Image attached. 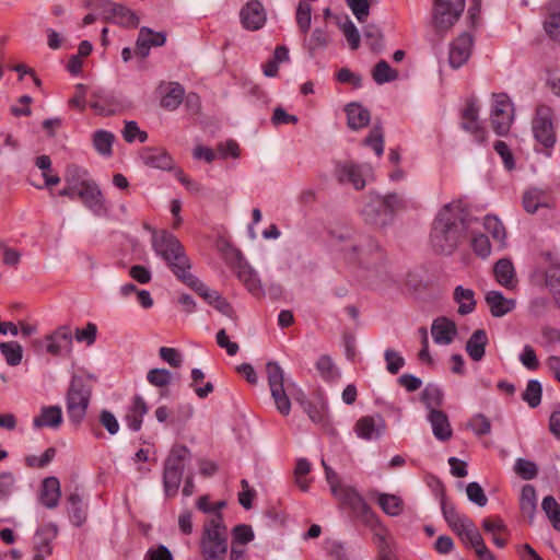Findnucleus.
I'll use <instances>...</instances> for the list:
<instances>
[{"mask_svg": "<svg viewBox=\"0 0 560 560\" xmlns=\"http://www.w3.org/2000/svg\"><path fill=\"white\" fill-rule=\"evenodd\" d=\"M490 313L494 317H502L505 314L510 313L515 307V301L512 299H506L499 291H489L485 298Z\"/></svg>", "mask_w": 560, "mask_h": 560, "instance_id": "bb28decb", "label": "nucleus"}, {"mask_svg": "<svg viewBox=\"0 0 560 560\" xmlns=\"http://www.w3.org/2000/svg\"><path fill=\"white\" fill-rule=\"evenodd\" d=\"M95 150L102 155H110L115 136L106 130H97L92 137Z\"/></svg>", "mask_w": 560, "mask_h": 560, "instance_id": "37998d69", "label": "nucleus"}, {"mask_svg": "<svg viewBox=\"0 0 560 560\" xmlns=\"http://www.w3.org/2000/svg\"><path fill=\"white\" fill-rule=\"evenodd\" d=\"M200 553L205 560H225L228 555V530L221 513L214 514L203 525Z\"/></svg>", "mask_w": 560, "mask_h": 560, "instance_id": "20e7f679", "label": "nucleus"}, {"mask_svg": "<svg viewBox=\"0 0 560 560\" xmlns=\"http://www.w3.org/2000/svg\"><path fill=\"white\" fill-rule=\"evenodd\" d=\"M368 166H360L351 162L338 163L335 167V177L340 184H351L357 190L365 187Z\"/></svg>", "mask_w": 560, "mask_h": 560, "instance_id": "ddd939ff", "label": "nucleus"}, {"mask_svg": "<svg viewBox=\"0 0 560 560\" xmlns=\"http://www.w3.org/2000/svg\"><path fill=\"white\" fill-rule=\"evenodd\" d=\"M106 12L109 14L106 16L107 20H112L114 23L121 25L124 27H137L139 24L138 16L128 8L117 4L107 2L105 4Z\"/></svg>", "mask_w": 560, "mask_h": 560, "instance_id": "4be33fe9", "label": "nucleus"}, {"mask_svg": "<svg viewBox=\"0 0 560 560\" xmlns=\"http://www.w3.org/2000/svg\"><path fill=\"white\" fill-rule=\"evenodd\" d=\"M61 495L60 482L56 477H48L44 479L40 490V502L48 509H54L58 505Z\"/></svg>", "mask_w": 560, "mask_h": 560, "instance_id": "7c9ffc66", "label": "nucleus"}, {"mask_svg": "<svg viewBox=\"0 0 560 560\" xmlns=\"http://www.w3.org/2000/svg\"><path fill=\"white\" fill-rule=\"evenodd\" d=\"M331 493L340 502V504L347 505L354 511H359L362 515L364 523L369 525L372 529L376 528L382 524L376 514L371 510V508L366 504L363 498L352 487L341 485L337 489H334Z\"/></svg>", "mask_w": 560, "mask_h": 560, "instance_id": "6e6552de", "label": "nucleus"}, {"mask_svg": "<svg viewBox=\"0 0 560 560\" xmlns=\"http://www.w3.org/2000/svg\"><path fill=\"white\" fill-rule=\"evenodd\" d=\"M97 334V327L93 323H88L84 328H77L74 331V338L78 342H85L91 346L95 342Z\"/></svg>", "mask_w": 560, "mask_h": 560, "instance_id": "680f3d73", "label": "nucleus"}, {"mask_svg": "<svg viewBox=\"0 0 560 560\" xmlns=\"http://www.w3.org/2000/svg\"><path fill=\"white\" fill-rule=\"evenodd\" d=\"M421 399L431 411L442 405L443 393L438 386L428 385L422 392Z\"/></svg>", "mask_w": 560, "mask_h": 560, "instance_id": "864d4df0", "label": "nucleus"}, {"mask_svg": "<svg viewBox=\"0 0 560 560\" xmlns=\"http://www.w3.org/2000/svg\"><path fill=\"white\" fill-rule=\"evenodd\" d=\"M142 162L153 168L171 171L174 166V160L164 148H143L140 152Z\"/></svg>", "mask_w": 560, "mask_h": 560, "instance_id": "6ab92c4d", "label": "nucleus"}, {"mask_svg": "<svg viewBox=\"0 0 560 560\" xmlns=\"http://www.w3.org/2000/svg\"><path fill=\"white\" fill-rule=\"evenodd\" d=\"M316 370L327 381L334 380L337 375L335 364L328 355H322L316 362Z\"/></svg>", "mask_w": 560, "mask_h": 560, "instance_id": "052dcab7", "label": "nucleus"}, {"mask_svg": "<svg viewBox=\"0 0 560 560\" xmlns=\"http://www.w3.org/2000/svg\"><path fill=\"white\" fill-rule=\"evenodd\" d=\"M183 474L179 470H172L164 467L163 485L166 495L174 497L180 485Z\"/></svg>", "mask_w": 560, "mask_h": 560, "instance_id": "de8ad7c7", "label": "nucleus"}, {"mask_svg": "<svg viewBox=\"0 0 560 560\" xmlns=\"http://www.w3.org/2000/svg\"><path fill=\"white\" fill-rule=\"evenodd\" d=\"M431 334L436 343L450 345L457 334V328L453 320L446 317H439L433 320Z\"/></svg>", "mask_w": 560, "mask_h": 560, "instance_id": "5701e85b", "label": "nucleus"}, {"mask_svg": "<svg viewBox=\"0 0 560 560\" xmlns=\"http://www.w3.org/2000/svg\"><path fill=\"white\" fill-rule=\"evenodd\" d=\"M122 137L127 142H133L136 139L140 142H144L148 139L147 132L140 130L136 121H127L125 124Z\"/></svg>", "mask_w": 560, "mask_h": 560, "instance_id": "e2e57ef3", "label": "nucleus"}, {"mask_svg": "<svg viewBox=\"0 0 560 560\" xmlns=\"http://www.w3.org/2000/svg\"><path fill=\"white\" fill-rule=\"evenodd\" d=\"M341 30H342V33H343L345 37L347 38L351 49H357L360 45V34L358 32V28L353 24V22L351 20L347 19L341 24Z\"/></svg>", "mask_w": 560, "mask_h": 560, "instance_id": "69168bd1", "label": "nucleus"}, {"mask_svg": "<svg viewBox=\"0 0 560 560\" xmlns=\"http://www.w3.org/2000/svg\"><path fill=\"white\" fill-rule=\"evenodd\" d=\"M362 215L368 224L375 226H385L392 219L385 206L380 201L378 195H371L370 200L362 209Z\"/></svg>", "mask_w": 560, "mask_h": 560, "instance_id": "a211bd4d", "label": "nucleus"}, {"mask_svg": "<svg viewBox=\"0 0 560 560\" xmlns=\"http://www.w3.org/2000/svg\"><path fill=\"white\" fill-rule=\"evenodd\" d=\"M553 109L545 104L536 107L532 119V131L535 140L544 147L545 154L551 156V150L557 142V135L553 126Z\"/></svg>", "mask_w": 560, "mask_h": 560, "instance_id": "39448f33", "label": "nucleus"}, {"mask_svg": "<svg viewBox=\"0 0 560 560\" xmlns=\"http://www.w3.org/2000/svg\"><path fill=\"white\" fill-rule=\"evenodd\" d=\"M377 503L384 513L390 516H397L404 510V501L395 494L378 493Z\"/></svg>", "mask_w": 560, "mask_h": 560, "instance_id": "ea45409f", "label": "nucleus"}, {"mask_svg": "<svg viewBox=\"0 0 560 560\" xmlns=\"http://www.w3.org/2000/svg\"><path fill=\"white\" fill-rule=\"evenodd\" d=\"M62 422V412L59 406H47L40 409V413L34 418L35 428H59Z\"/></svg>", "mask_w": 560, "mask_h": 560, "instance_id": "2f4dec72", "label": "nucleus"}, {"mask_svg": "<svg viewBox=\"0 0 560 560\" xmlns=\"http://www.w3.org/2000/svg\"><path fill=\"white\" fill-rule=\"evenodd\" d=\"M148 412V407L142 397L136 396L132 401V406L130 407L126 421L128 427L132 431H139L142 425L143 416Z\"/></svg>", "mask_w": 560, "mask_h": 560, "instance_id": "c9c22d12", "label": "nucleus"}, {"mask_svg": "<svg viewBox=\"0 0 560 560\" xmlns=\"http://www.w3.org/2000/svg\"><path fill=\"white\" fill-rule=\"evenodd\" d=\"M72 331L70 327L62 326L47 337V351L54 355L62 350H70L72 345Z\"/></svg>", "mask_w": 560, "mask_h": 560, "instance_id": "b1692460", "label": "nucleus"}, {"mask_svg": "<svg viewBox=\"0 0 560 560\" xmlns=\"http://www.w3.org/2000/svg\"><path fill=\"white\" fill-rule=\"evenodd\" d=\"M152 246L155 253L161 256L176 278L195 290L200 296L213 305L221 299L217 291H210L191 275V264L180 242L171 233L162 231L154 232Z\"/></svg>", "mask_w": 560, "mask_h": 560, "instance_id": "f257e3e1", "label": "nucleus"}, {"mask_svg": "<svg viewBox=\"0 0 560 560\" xmlns=\"http://www.w3.org/2000/svg\"><path fill=\"white\" fill-rule=\"evenodd\" d=\"M185 91L179 83H170L161 97V106L167 110H175L183 102Z\"/></svg>", "mask_w": 560, "mask_h": 560, "instance_id": "e433bc0d", "label": "nucleus"}, {"mask_svg": "<svg viewBox=\"0 0 560 560\" xmlns=\"http://www.w3.org/2000/svg\"><path fill=\"white\" fill-rule=\"evenodd\" d=\"M472 44V36L468 33H463L453 40L451 44L448 57L452 68L458 69L464 63H466L470 57Z\"/></svg>", "mask_w": 560, "mask_h": 560, "instance_id": "f3484780", "label": "nucleus"}, {"mask_svg": "<svg viewBox=\"0 0 560 560\" xmlns=\"http://www.w3.org/2000/svg\"><path fill=\"white\" fill-rule=\"evenodd\" d=\"M488 337L483 329H477L472 332L466 343V351L471 360L478 362L482 360L486 353Z\"/></svg>", "mask_w": 560, "mask_h": 560, "instance_id": "473e14b6", "label": "nucleus"}, {"mask_svg": "<svg viewBox=\"0 0 560 560\" xmlns=\"http://www.w3.org/2000/svg\"><path fill=\"white\" fill-rule=\"evenodd\" d=\"M468 427L475 432L477 435H486L491 431V422L490 420L482 413L475 415L468 423Z\"/></svg>", "mask_w": 560, "mask_h": 560, "instance_id": "bf43d9fd", "label": "nucleus"}, {"mask_svg": "<svg viewBox=\"0 0 560 560\" xmlns=\"http://www.w3.org/2000/svg\"><path fill=\"white\" fill-rule=\"evenodd\" d=\"M486 231L499 243L500 248L505 247L506 232L504 225L494 215H486L483 220Z\"/></svg>", "mask_w": 560, "mask_h": 560, "instance_id": "a19ab883", "label": "nucleus"}, {"mask_svg": "<svg viewBox=\"0 0 560 560\" xmlns=\"http://www.w3.org/2000/svg\"><path fill=\"white\" fill-rule=\"evenodd\" d=\"M541 384L537 380H530L522 394V398L530 408H536L541 401Z\"/></svg>", "mask_w": 560, "mask_h": 560, "instance_id": "a18cd8bd", "label": "nucleus"}, {"mask_svg": "<svg viewBox=\"0 0 560 560\" xmlns=\"http://www.w3.org/2000/svg\"><path fill=\"white\" fill-rule=\"evenodd\" d=\"M386 369L390 374H397L405 364V359L395 350L387 349L384 353Z\"/></svg>", "mask_w": 560, "mask_h": 560, "instance_id": "0e129e2a", "label": "nucleus"}, {"mask_svg": "<svg viewBox=\"0 0 560 560\" xmlns=\"http://www.w3.org/2000/svg\"><path fill=\"white\" fill-rule=\"evenodd\" d=\"M78 198L94 214L105 215L107 213L104 196L94 180L81 183Z\"/></svg>", "mask_w": 560, "mask_h": 560, "instance_id": "f8f14e48", "label": "nucleus"}, {"mask_svg": "<svg viewBox=\"0 0 560 560\" xmlns=\"http://www.w3.org/2000/svg\"><path fill=\"white\" fill-rule=\"evenodd\" d=\"M514 470L524 480H532L538 474V468L536 464L524 458H518L516 460Z\"/></svg>", "mask_w": 560, "mask_h": 560, "instance_id": "6e6d98bb", "label": "nucleus"}, {"mask_svg": "<svg viewBox=\"0 0 560 560\" xmlns=\"http://www.w3.org/2000/svg\"><path fill=\"white\" fill-rule=\"evenodd\" d=\"M378 198L383 206H385L387 212H389L392 220L396 212L406 208L405 199L396 192L387 194L384 196L378 195Z\"/></svg>", "mask_w": 560, "mask_h": 560, "instance_id": "09e8293b", "label": "nucleus"}, {"mask_svg": "<svg viewBox=\"0 0 560 560\" xmlns=\"http://www.w3.org/2000/svg\"><path fill=\"white\" fill-rule=\"evenodd\" d=\"M266 372L271 396L277 409L281 415L288 416L291 410V402L284 389L283 370L277 362H268L266 365Z\"/></svg>", "mask_w": 560, "mask_h": 560, "instance_id": "9d476101", "label": "nucleus"}, {"mask_svg": "<svg viewBox=\"0 0 560 560\" xmlns=\"http://www.w3.org/2000/svg\"><path fill=\"white\" fill-rule=\"evenodd\" d=\"M91 400V388L81 377H73L70 382L67 397V413L72 423L79 425L85 418Z\"/></svg>", "mask_w": 560, "mask_h": 560, "instance_id": "423d86ee", "label": "nucleus"}, {"mask_svg": "<svg viewBox=\"0 0 560 560\" xmlns=\"http://www.w3.org/2000/svg\"><path fill=\"white\" fill-rule=\"evenodd\" d=\"M148 382L156 387H165L171 383L172 374L165 369H152L147 375Z\"/></svg>", "mask_w": 560, "mask_h": 560, "instance_id": "13d9d810", "label": "nucleus"}, {"mask_svg": "<svg viewBox=\"0 0 560 560\" xmlns=\"http://www.w3.org/2000/svg\"><path fill=\"white\" fill-rule=\"evenodd\" d=\"M363 143L371 147L377 156H382L384 152V133L381 126H374Z\"/></svg>", "mask_w": 560, "mask_h": 560, "instance_id": "603ef678", "label": "nucleus"}, {"mask_svg": "<svg viewBox=\"0 0 560 560\" xmlns=\"http://www.w3.org/2000/svg\"><path fill=\"white\" fill-rule=\"evenodd\" d=\"M482 527L487 533L492 535V541L497 547H505L506 538H504L503 535L508 534V529L501 518H485Z\"/></svg>", "mask_w": 560, "mask_h": 560, "instance_id": "4c0bfd02", "label": "nucleus"}, {"mask_svg": "<svg viewBox=\"0 0 560 560\" xmlns=\"http://www.w3.org/2000/svg\"><path fill=\"white\" fill-rule=\"evenodd\" d=\"M547 206L545 196L539 190H528L523 196V207L528 213H535L538 208Z\"/></svg>", "mask_w": 560, "mask_h": 560, "instance_id": "3c124183", "label": "nucleus"}, {"mask_svg": "<svg viewBox=\"0 0 560 560\" xmlns=\"http://www.w3.org/2000/svg\"><path fill=\"white\" fill-rule=\"evenodd\" d=\"M462 127L471 133L478 143H485L487 131L479 121V107L476 102L470 101L466 104L462 113Z\"/></svg>", "mask_w": 560, "mask_h": 560, "instance_id": "2eb2a0df", "label": "nucleus"}, {"mask_svg": "<svg viewBox=\"0 0 560 560\" xmlns=\"http://www.w3.org/2000/svg\"><path fill=\"white\" fill-rule=\"evenodd\" d=\"M541 509L556 530H560V505L552 495H547L541 502Z\"/></svg>", "mask_w": 560, "mask_h": 560, "instance_id": "c03bdc74", "label": "nucleus"}, {"mask_svg": "<svg viewBox=\"0 0 560 560\" xmlns=\"http://www.w3.org/2000/svg\"><path fill=\"white\" fill-rule=\"evenodd\" d=\"M374 530V544L376 545V560H399L395 555L387 528L381 524Z\"/></svg>", "mask_w": 560, "mask_h": 560, "instance_id": "a878e982", "label": "nucleus"}, {"mask_svg": "<svg viewBox=\"0 0 560 560\" xmlns=\"http://www.w3.org/2000/svg\"><path fill=\"white\" fill-rule=\"evenodd\" d=\"M339 252L342 260L353 268H370L383 258L378 243L368 235L342 241Z\"/></svg>", "mask_w": 560, "mask_h": 560, "instance_id": "7ed1b4c3", "label": "nucleus"}, {"mask_svg": "<svg viewBox=\"0 0 560 560\" xmlns=\"http://www.w3.org/2000/svg\"><path fill=\"white\" fill-rule=\"evenodd\" d=\"M468 499L478 506H485L488 498L478 482H470L466 488Z\"/></svg>", "mask_w": 560, "mask_h": 560, "instance_id": "338daca9", "label": "nucleus"}, {"mask_svg": "<svg viewBox=\"0 0 560 560\" xmlns=\"http://www.w3.org/2000/svg\"><path fill=\"white\" fill-rule=\"evenodd\" d=\"M434 436L440 441H447L452 436V428L445 412L432 409L428 417Z\"/></svg>", "mask_w": 560, "mask_h": 560, "instance_id": "c756f323", "label": "nucleus"}, {"mask_svg": "<svg viewBox=\"0 0 560 560\" xmlns=\"http://www.w3.org/2000/svg\"><path fill=\"white\" fill-rule=\"evenodd\" d=\"M471 247L474 253L481 258H487L491 254V244L488 236L485 234H474L471 237Z\"/></svg>", "mask_w": 560, "mask_h": 560, "instance_id": "4d7b16f0", "label": "nucleus"}, {"mask_svg": "<svg viewBox=\"0 0 560 560\" xmlns=\"http://www.w3.org/2000/svg\"><path fill=\"white\" fill-rule=\"evenodd\" d=\"M189 450L185 445H174L165 459L164 467L172 470L184 471V462L189 457Z\"/></svg>", "mask_w": 560, "mask_h": 560, "instance_id": "58836bf2", "label": "nucleus"}, {"mask_svg": "<svg viewBox=\"0 0 560 560\" xmlns=\"http://www.w3.org/2000/svg\"><path fill=\"white\" fill-rule=\"evenodd\" d=\"M454 301L458 304V313L467 315L476 307L475 292L471 289L458 285L453 293Z\"/></svg>", "mask_w": 560, "mask_h": 560, "instance_id": "f704fd0d", "label": "nucleus"}, {"mask_svg": "<svg viewBox=\"0 0 560 560\" xmlns=\"http://www.w3.org/2000/svg\"><path fill=\"white\" fill-rule=\"evenodd\" d=\"M236 256L237 259L233 266L236 277L246 287L250 294L254 296H261L264 294V289L257 273L238 253Z\"/></svg>", "mask_w": 560, "mask_h": 560, "instance_id": "dca6fc26", "label": "nucleus"}, {"mask_svg": "<svg viewBox=\"0 0 560 560\" xmlns=\"http://www.w3.org/2000/svg\"><path fill=\"white\" fill-rule=\"evenodd\" d=\"M347 115V125L352 130H359L366 127L371 120L369 109L359 103H350L345 107Z\"/></svg>", "mask_w": 560, "mask_h": 560, "instance_id": "c85d7f7f", "label": "nucleus"}, {"mask_svg": "<svg viewBox=\"0 0 560 560\" xmlns=\"http://www.w3.org/2000/svg\"><path fill=\"white\" fill-rule=\"evenodd\" d=\"M240 15L243 26L249 31L261 28L266 22V12L262 4L257 0L249 1L241 10Z\"/></svg>", "mask_w": 560, "mask_h": 560, "instance_id": "aec40b11", "label": "nucleus"}, {"mask_svg": "<svg viewBox=\"0 0 560 560\" xmlns=\"http://www.w3.org/2000/svg\"><path fill=\"white\" fill-rule=\"evenodd\" d=\"M0 350L9 365H18L21 362L22 347L18 342H2Z\"/></svg>", "mask_w": 560, "mask_h": 560, "instance_id": "8fccbe9b", "label": "nucleus"}, {"mask_svg": "<svg viewBox=\"0 0 560 560\" xmlns=\"http://www.w3.org/2000/svg\"><path fill=\"white\" fill-rule=\"evenodd\" d=\"M166 35L162 32H153L150 28L142 27L137 39V51L141 56H147L150 47H160L165 44Z\"/></svg>", "mask_w": 560, "mask_h": 560, "instance_id": "cd10ccee", "label": "nucleus"}, {"mask_svg": "<svg viewBox=\"0 0 560 560\" xmlns=\"http://www.w3.org/2000/svg\"><path fill=\"white\" fill-rule=\"evenodd\" d=\"M372 78L377 84H384L396 80L398 72L387 61L381 60L372 70Z\"/></svg>", "mask_w": 560, "mask_h": 560, "instance_id": "79ce46f5", "label": "nucleus"}, {"mask_svg": "<svg viewBox=\"0 0 560 560\" xmlns=\"http://www.w3.org/2000/svg\"><path fill=\"white\" fill-rule=\"evenodd\" d=\"M467 211L460 200L445 205L438 213L430 234L434 252L450 255L464 237L467 225Z\"/></svg>", "mask_w": 560, "mask_h": 560, "instance_id": "f03ea898", "label": "nucleus"}, {"mask_svg": "<svg viewBox=\"0 0 560 560\" xmlns=\"http://www.w3.org/2000/svg\"><path fill=\"white\" fill-rule=\"evenodd\" d=\"M354 430L359 438L363 440H373L381 436L384 430V421L371 416L362 417L355 423Z\"/></svg>", "mask_w": 560, "mask_h": 560, "instance_id": "393cba45", "label": "nucleus"}, {"mask_svg": "<svg viewBox=\"0 0 560 560\" xmlns=\"http://www.w3.org/2000/svg\"><path fill=\"white\" fill-rule=\"evenodd\" d=\"M544 28L551 39L560 44V13L549 15Z\"/></svg>", "mask_w": 560, "mask_h": 560, "instance_id": "774afa93", "label": "nucleus"}, {"mask_svg": "<svg viewBox=\"0 0 560 560\" xmlns=\"http://www.w3.org/2000/svg\"><path fill=\"white\" fill-rule=\"evenodd\" d=\"M128 106L127 101L114 92L97 90L91 95L90 107L97 115H117L122 113Z\"/></svg>", "mask_w": 560, "mask_h": 560, "instance_id": "9b49d317", "label": "nucleus"}, {"mask_svg": "<svg viewBox=\"0 0 560 560\" xmlns=\"http://www.w3.org/2000/svg\"><path fill=\"white\" fill-rule=\"evenodd\" d=\"M514 119L513 104L505 93L493 94V104L490 114V121L493 131L498 136L509 132Z\"/></svg>", "mask_w": 560, "mask_h": 560, "instance_id": "1a4fd4ad", "label": "nucleus"}, {"mask_svg": "<svg viewBox=\"0 0 560 560\" xmlns=\"http://www.w3.org/2000/svg\"><path fill=\"white\" fill-rule=\"evenodd\" d=\"M465 9V0H434L432 26L444 36L459 20Z\"/></svg>", "mask_w": 560, "mask_h": 560, "instance_id": "0eeeda50", "label": "nucleus"}, {"mask_svg": "<svg viewBox=\"0 0 560 560\" xmlns=\"http://www.w3.org/2000/svg\"><path fill=\"white\" fill-rule=\"evenodd\" d=\"M530 279L536 287L549 290L556 306L560 310V267L538 269L532 275Z\"/></svg>", "mask_w": 560, "mask_h": 560, "instance_id": "4468645a", "label": "nucleus"}, {"mask_svg": "<svg viewBox=\"0 0 560 560\" xmlns=\"http://www.w3.org/2000/svg\"><path fill=\"white\" fill-rule=\"evenodd\" d=\"M495 281L508 290H514L518 280L515 267L510 258H501L493 266Z\"/></svg>", "mask_w": 560, "mask_h": 560, "instance_id": "412c9836", "label": "nucleus"}, {"mask_svg": "<svg viewBox=\"0 0 560 560\" xmlns=\"http://www.w3.org/2000/svg\"><path fill=\"white\" fill-rule=\"evenodd\" d=\"M88 171L81 166L75 164H71L67 166L65 173V182L69 185H74L80 187L82 182H91L92 179H88Z\"/></svg>", "mask_w": 560, "mask_h": 560, "instance_id": "5fc2aeb1", "label": "nucleus"}, {"mask_svg": "<svg viewBox=\"0 0 560 560\" xmlns=\"http://www.w3.org/2000/svg\"><path fill=\"white\" fill-rule=\"evenodd\" d=\"M312 22V7L307 1H300L296 8V23L300 31L306 34Z\"/></svg>", "mask_w": 560, "mask_h": 560, "instance_id": "49530a36", "label": "nucleus"}, {"mask_svg": "<svg viewBox=\"0 0 560 560\" xmlns=\"http://www.w3.org/2000/svg\"><path fill=\"white\" fill-rule=\"evenodd\" d=\"M520 509L522 515L527 517L529 523L534 521V516L537 510V497L536 490L532 485H525L522 488L521 499H520Z\"/></svg>", "mask_w": 560, "mask_h": 560, "instance_id": "72a5a7b5", "label": "nucleus"}]
</instances>
